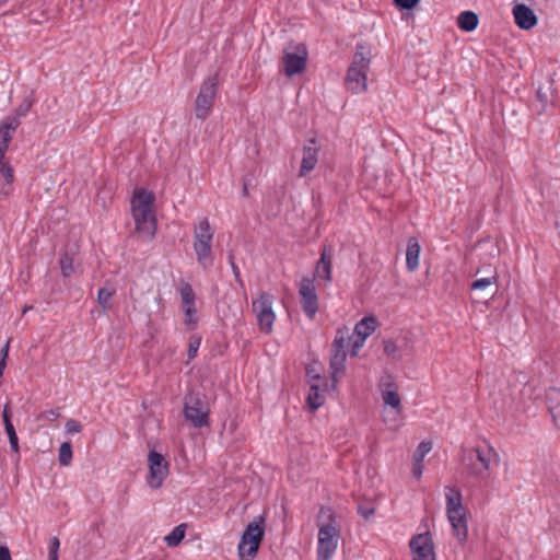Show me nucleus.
Returning <instances> with one entry per match:
<instances>
[{
	"instance_id": "f257e3e1",
	"label": "nucleus",
	"mask_w": 560,
	"mask_h": 560,
	"mask_svg": "<svg viewBox=\"0 0 560 560\" xmlns=\"http://www.w3.org/2000/svg\"><path fill=\"white\" fill-rule=\"evenodd\" d=\"M444 492L446 515L452 526L453 535L459 544H464L468 538V521L462 492L452 486H446Z\"/></svg>"
},
{
	"instance_id": "f03ea898",
	"label": "nucleus",
	"mask_w": 560,
	"mask_h": 560,
	"mask_svg": "<svg viewBox=\"0 0 560 560\" xmlns=\"http://www.w3.org/2000/svg\"><path fill=\"white\" fill-rule=\"evenodd\" d=\"M153 202V194L144 189L137 190L131 201L136 230L145 238H152L156 230V221L152 211Z\"/></svg>"
},
{
	"instance_id": "7ed1b4c3",
	"label": "nucleus",
	"mask_w": 560,
	"mask_h": 560,
	"mask_svg": "<svg viewBox=\"0 0 560 560\" xmlns=\"http://www.w3.org/2000/svg\"><path fill=\"white\" fill-rule=\"evenodd\" d=\"M498 460L499 455L492 446H477L465 459V471L469 477L483 480L488 476L491 464Z\"/></svg>"
},
{
	"instance_id": "20e7f679",
	"label": "nucleus",
	"mask_w": 560,
	"mask_h": 560,
	"mask_svg": "<svg viewBox=\"0 0 560 560\" xmlns=\"http://www.w3.org/2000/svg\"><path fill=\"white\" fill-rule=\"evenodd\" d=\"M368 55L365 47L358 44L345 80L347 89L352 92L359 93L366 89V70L370 62Z\"/></svg>"
},
{
	"instance_id": "39448f33",
	"label": "nucleus",
	"mask_w": 560,
	"mask_h": 560,
	"mask_svg": "<svg viewBox=\"0 0 560 560\" xmlns=\"http://www.w3.org/2000/svg\"><path fill=\"white\" fill-rule=\"evenodd\" d=\"M183 413L185 420L195 428L209 425L210 409L206 397L197 392H189L184 398Z\"/></svg>"
},
{
	"instance_id": "423d86ee",
	"label": "nucleus",
	"mask_w": 560,
	"mask_h": 560,
	"mask_svg": "<svg viewBox=\"0 0 560 560\" xmlns=\"http://www.w3.org/2000/svg\"><path fill=\"white\" fill-rule=\"evenodd\" d=\"M308 51L305 44L300 42L288 43L282 50L281 65L284 74L289 78L302 73L307 63Z\"/></svg>"
},
{
	"instance_id": "0eeeda50",
	"label": "nucleus",
	"mask_w": 560,
	"mask_h": 560,
	"mask_svg": "<svg viewBox=\"0 0 560 560\" xmlns=\"http://www.w3.org/2000/svg\"><path fill=\"white\" fill-rule=\"evenodd\" d=\"M194 249L196 252L197 260L207 269L212 266V240L213 231L210 228L208 219L201 220L195 228L194 232Z\"/></svg>"
},
{
	"instance_id": "6e6552de",
	"label": "nucleus",
	"mask_w": 560,
	"mask_h": 560,
	"mask_svg": "<svg viewBox=\"0 0 560 560\" xmlns=\"http://www.w3.org/2000/svg\"><path fill=\"white\" fill-rule=\"evenodd\" d=\"M264 517L259 516L258 521L250 522L238 544V555L242 560H252L258 552L259 545L264 538Z\"/></svg>"
},
{
	"instance_id": "1a4fd4ad",
	"label": "nucleus",
	"mask_w": 560,
	"mask_h": 560,
	"mask_svg": "<svg viewBox=\"0 0 560 560\" xmlns=\"http://www.w3.org/2000/svg\"><path fill=\"white\" fill-rule=\"evenodd\" d=\"M219 86L218 74L207 78L195 100L194 113L196 118L205 120L211 113Z\"/></svg>"
},
{
	"instance_id": "9d476101",
	"label": "nucleus",
	"mask_w": 560,
	"mask_h": 560,
	"mask_svg": "<svg viewBox=\"0 0 560 560\" xmlns=\"http://www.w3.org/2000/svg\"><path fill=\"white\" fill-rule=\"evenodd\" d=\"M340 532L330 518L327 524L319 525L317 541V560H331L339 540Z\"/></svg>"
},
{
	"instance_id": "9b49d317",
	"label": "nucleus",
	"mask_w": 560,
	"mask_h": 560,
	"mask_svg": "<svg viewBox=\"0 0 560 560\" xmlns=\"http://www.w3.org/2000/svg\"><path fill=\"white\" fill-rule=\"evenodd\" d=\"M405 420L406 416L397 387L395 384L387 382V433L397 432L405 425Z\"/></svg>"
},
{
	"instance_id": "f8f14e48",
	"label": "nucleus",
	"mask_w": 560,
	"mask_h": 560,
	"mask_svg": "<svg viewBox=\"0 0 560 560\" xmlns=\"http://www.w3.org/2000/svg\"><path fill=\"white\" fill-rule=\"evenodd\" d=\"M273 296L262 292L259 298L253 301V311L257 317L260 331L270 334L272 331L276 314L272 310Z\"/></svg>"
},
{
	"instance_id": "ddd939ff",
	"label": "nucleus",
	"mask_w": 560,
	"mask_h": 560,
	"mask_svg": "<svg viewBox=\"0 0 560 560\" xmlns=\"http://www.w3.org/2000/svg\"><path fill=\"white\" fill-rule=\"evenodd\" d=\"M299 296L304 314L310 319H313L318 311V298L312 279L305 277L301 280L299 284Z\"/></svg>"
},
{
	"instance_id": "4468645a",
	"label": "nucleus",
	"mask_w": 560,
	"mask_h": 560,
	"mask_svg": "<svg viewBox=\"0 0 560 560\" xmlns=\"http://www.w3.org/2000/svg\"><path fill=\"white\" fill-rule=\"evenodd\" d=\"M150 475L148 483L151 488H159L168 474V464L164 456L151 451L148 456Z\"/></svg>"
},
{
	"instance_id": "2eb2a0df",
	"label": "nucleus",
	"mask_w": 560,
	"mask_h": 560,
	"mask_svg": "<svg viewBox=\"0 0 560 560\" xmlns=\"http://www.w3.org/2000/svg\"><path fill=\"white\" fill-rule=\"evenodd\" d=\"M377 327V320L373 316H366L355 324L352 339V355H357L365 339L371 336Z\"/></svg>"
},
{
	"instance_id": "dca6fc26",
	"label": "nucleus",
	"mask_w": 560,
	"mask_h": 560,
	"mask_svg": "<svg viewBox=\"0 0 560 560\" xmlns=\"http://www.w3.org/2000/svg\"><path fill=\"white\" fill-rule=\"evenodd\" d=\"M409 546L412 551V560H435L433 541L428 533L412 537Z\"/></svg>"
},
{
	"instance_id": "f3484780",
	"label": "nucleus",
	"mask_w": 560,
	"mask_h": 560,
	"mask_svg": "<svg viewBox=\"0 0 560 560\" xmlns=\"http://www.w3.org/2000/svg\"><path fill=\"white\" fill-rule=\"evenodd\" d=\"M513 15L516 25L522 30H530L537 24V16L526 4H515L513 8Z\"/></svg>"
},
{
	"instance_id": "a211bd4d",
	"label": "nucleus",
	"mask_w": 560,
	"mask_h": 560,
	"mask_svg": "<svg viewBox=\"0 0 560 560\" xmlns=\"http://www.w3.org/2000/svg\"><path fill=\"white\" fill-rule=\"evenodd\" d=\"M431 450L432 443L430 441H422L413 452L411 475L415 479H421L423 474V459L431 452Z\"/></svg>"
},
{
	"instance_id": "6ab92c4d",
	"label": "nucleus",
	"mask_w": 560,
	"mask_h": 560,
	"mask_svg": "<svg viewBox=\"0 0 560 560\" xmlns=\"http://www.w3.org/2000/svg\"><path fill=\"white\" fill-rule=\"evenodd\" d=\"M318 161V149L313 145H305L303 148V156L301 161V166L299 171V176L304 177L310 172H312Z\"/></svg>"
},
{
	"instance_id": "aec40b11",
	"label": "nucleus",
	"mask_w": 560,
	"mask_h": 560,
	"mask_svg": "<svg viewBox=\"0 0 560 560\" xmlns=\"http://www.w3.org/2000/svg\"><path fill=\"white\" fill-rule=\"evenodd\" d=\"M546 404L558 428H560V389L551 387L546 392Z\"/></svg>"
},
{
	"instance_id": "412c9836",
	"label": "nucleus",
	"mask_w": 560,
	"mask_h": 560,
	"mask_svg": "<svg viewBox=\"0 0 560 560\" xmlns=\"http://www.w3.org/2000/svg\"><path fill=\"white\" fill-rule=\"evenodd\" d=\"M314 277L325 282L331 280V258L327 254L326 248L322 252L320 258L316 264Z\"/></svg>"
},
{
	"instance_id": "4be33fe9",
	"label": "nucleus",
	"mask_w": 560,
	"mask_h": 560,
	"mask_svg": "<svg viewBox=\"0 0 560 560\" xmlns=\"http://www.w3.org/2000/svg\"><path fill=\"white\" fill-rule=\"evenodd\" d=\"M420 245L416 238H409L406 249V266L409 271H415L419 267Z\"/></svg>"
},
{
	"instance_id": "5701e85b",
	"label": "nucleus",
	"mask_w": 560,
	"mask_h": 560,
	"mask_svg": "<svg viewBox=\"0 0 560 560\" xmlns=\"http://www.w3.org/2000/svg\"><path fill=\"white\" fill-rule=\"evenodd\" d=\"M347 347L352 349V339L348 328L345 327L337 330L336 337L331 345V351L346 352Z\"/></svg>"
},
{
	"instance_id": "b1692460",
	"label": "nucleus",
	"mask_w": 560,
	"mask_h": 560,
	"mask_svg": "<svg viewBox=\"0 0 560 560\" xmlns=\"http://www.w3.org/2000/svg\"><path fill=\"white\" fill-rule=\"evenodd\" d=\"M478 15L472 11H464L457 18V25L462 31L472 32L478 26Z\"/></svg>"
},
{
	"instance_id": "393cba45",
	"label": "nucleus",
	"mask_w": 560,
	"mask_h": 560,
	"mask_svg": "<svg viewBox=\"0 0 560 560\" xmlns=\"http://www.w3.org/2000/svg\"><path fill=\"white\" fill-rule=\"evenodd\" d=\"M346 358H347V352L331 351L329 365H330L331 377H332L334 383H337L338 374L342 373L345 371Z\"/></svg>"
},
{
	"instance_id": "a878e982",
	"label": "nucleus",
	"mask_w": 560,
	"mask_h": 560,
	"mask_svg": "<svg viewBox=\"0 0 560 560\" xmlns=\"http://www.w3.org/2000/svg\"><path fill=\"white\" fill-rule=\"evenodd\" d=\"M21 121L19 118H7L0 125V141L3 143H10L12 140V132L20 126Z\"/></svg>"
},
{
	"instance_id": "bb28decb",
	"label": "nucleus",
	"mask_w": 560,
	"mask_h": 560,
	"mask_svg": "<svg viewBox=\"0 0 560 560\" xmlns=\"http://www.w3.org/2000/svg\"><path fill=\"white\" fill-rule=\"evenodd\" d=\"M306 401L312 410H316L320 406H323V404L325 402V396L323 390L319 389L318 384H311Z\"/></svg>"
},
{
	"instance_id": "cd10ccee",
	"label": "nucleus",
	"mask_w": 560,
	"mask_h": 560,
	"mask_svg": "<svg viewBox=\"0 0 560 560\" xmlns=\"http://www.w3.org/2000/svg\"><path fill=\"white\" fill-rule=\"evenodd\" d=\"M387 357L401 358L408 349V341L406 338H397L396 340H387Z\"/></svg>"
},
{
	"instance_id": "c85d7f7f",
	"label": "nucleus",
	"mask_w": 560,
	"mask_h": 560,
	"mask_svg": "<svg viewBox=\"0 0 560 560\" xmlns=\"http://www.w3.org/2000/svg\"><path fill=\"white\" fill-rule=\"evenodd\" d=\"M186 533V525L180 524L173 528V530L164 537L168 547H176L184 539Z\"/></svg>"
},
{
	"instance_id": "c756f323",
	"label": "nucleus",
	"mask_w": 560,
	"mask_h": 560,
	"mask_svg": "<svg viewBox=\"0 0 560 560\" xmlns=\"http://www.w3.org/2000/svg\"><path fill=\"white\" fill-rule=\"evenodd\" d=\"M376 503L372 500H362L358 504V513L365 520L370 521L375 513Z\"/></svg>"
},
{
	"instance_id": "7c9ffc66",
	"label": "nucleus",
	"mask_w": 560,
	"mask_h": 560,
	"mask_svg": "<svg viewBox=\"0 0 560 560\" xmlns=\"http://www.w3.org/2000/svg\"><path fill=\"white\" fill-rule=\"evenodd\" d=\"M0 173L3 176L5 184L8 185V187H2L1 192L3 195H9L10 185L14 180L13 168L9 164L2 163V161H0Z\"/></svg>"
},
{
	"instance_id": "2f4dec72",
	"label": "nucleus",
	"mask_w": 560,
	"mask_h": 560,
	"mask_svg": "<svg viewBox=\"0 0 560 560\" xmlns=\"http://www.w3.org/2000/svg\"><path fill=\"white\" fill-rule=\"evenodd\" d=\"M72 459V446L70 442H63L59 447L58 460L61 466H68Z\"/></svg>"
},
{
	"instance_id": "473e14b6",
	"label": "nucleus",
	"mask_w": 560,
	"mask_h": 560,
	"mask_svg": "<svg viewBox=\"0 0 560 560\" xmlns=\"http://www.w3.org/2000/svg\"><path fill=\"white\" fill-rule=\"evenodd\" d=\"M179 294L182 302L185 305H194L195 303V292L191 285L188 282H183L179 288Z\"/></svg>"
},
{
	"instance_id": "72a5a7b5",
	"label": "nucleus",
	"mask_w": 560,
	"mask_h": 560,
	"mask_svg": "<svg viewBox=\"0 0 560 560\" xmlns=\"http://www.w3.org/2000/svg\"><path fill=\"white\" fill-rule=\"evenodd\" d=\"M60 268L63 277H70L73 271V256L68 252L60 257Z\"/></svg>"
},
{
	"instance_id": "f704fd0d",
	"label": "nucleus",
	"mask_w": 560,
	"mask_h": 560,
	"mask_svg": "<svg viewBox=\"0 0 560 560\" xmlns=\"http://www.w3.org/2000/svg\"><path fill=\"white\" fill-rule=\"evenodd\" d=\"M114 291L108 290L107 288H101L97 293V301L100 305L103 307V310H110L112 308V298H113Z\"/></svg>"
},
{
	"instance_id": "c9c22d12",
	"label": "nucleus",
	"mask_w": 560,
	"mask_h": 560,
	"mask_svg": "<svg viewBox=\"0 0 560 560\" xmlns=\"http://www.w3.org/2000/svg\"><path fill=\"white\" fill-rule=\"evenodd\" d=\"M5 432H7L8 438H9V443H10L11 451L18 454L19 451H20L19 439H18L15 429H14V427H13L11 421H7Z\"/></svg>"
},
{
	"instance_id": "e433bc0d",
	"label": "nucleus",
	"mask_w": 560,
	"mask_h": 560,
	"mask_svg": "<svg viewBox=\"0 0 560 560\" xmlns=\"http://www.w3.org/2000/svg\"><path fill=\"white\" fill-rule=\"evenodd\" d=\"M419 2L420 0H393V4L400 12H410Z\"/></svg>"
},
{
	"instance_id": "4c0bfd02",
	"label": "nucleus",
	"mask_w": 560,
	"mask_h": 560,
	"mask_svg": "<svg viewBox=\"0 0 560 560\" xmlns=\"http://www.w3.org/2000/svg\"><path fill=\"white\" fill-rule=\"evenodd\" d=\"M494 280H495V273L491 277H486V278H481V279L474 281L470 284V289L471 290H483V289L490 287L494 282Z\"/></svg>"
},
{
	"instance_id": "58836bf2",
	"label": "nucleus",
	"mask_w": 560,
	"mask_h": 560,
	"mask_svg": "<svg viewBox=\"0 0 560 560\" xmlns=\"http://www.w3.org/2000/svg\"><path fill=\"white\" fill-rule=\"evenodd\" d=\"M60 548V540L54 536L49 540L48 560H58V552Z\"/></svg>"
},
{
	"instance_id": "ea45409f",
	"label": "nucleus",
	"mask_w": 560,
	"mask_h": 560,
	"mask_svg": "<svg viewBox=\"0 0 560 560\" xmlns=\"http://www.w3.org/2000/svg\"><path fill=\"white\" fill-rule=\"evenodd\" d=\"M200 343H201V339L199 337L194 336L189 339L188 351H187L189 360H192L196 358L198 349L200 347Z\"/></svg>"
},
{
	"instance_id": "a19ab883",
	"label": "nucleus",
	"mask_w": 560,
	"mask_h": 560,
	"mask_svg": "<svg viewBox=\"0 0 560 560\" xmlns=\"http://www.w3.org/2000/svg\"><path fill=\"white\" fill-rule=\"evenodd\" d=\"M65 429L68 434H75L82 430V425L77 420L70 419L66 422Z\"/></svg>"
},
{
	"instance_id": "79ce46f5",
	"label": "nucleus",
	"mask_w": 560,
	"mask_h": 560,
	"mask_svg": "<svg viewBox=\"0 0 560 560\" xmlns=\"http://www.w3.org/2000/svg\"><path fill=\"white\" fill-rule=\"evenodd\" d=\"M536 97L541 103V109H546V107L550 104L549 95L542 88H538L536 91Z\"/></svg>"
},
{
	"instance_id": "37998d69",
	"label": "nucleus",
	"mask_w": 560,
	"mask_h": 560,
	"mask_svg": "<svg viewBox=\"0 0 560 560\" xmlns=\"http://www.w3.org/2000/svg\"><path fill=\"white\" fill-rule=\"evenodd\" d=\"M31 107H32V102H31V101H28V100H24V101L19 105V107L16 108V115H18V117H16V118H19V119H20V117H24V116H26V114L30 112Z\"/></svg>"
},
{
	"instance_id": "c03bdc74",
	"label": "nucleus",
	"mask_w": 560,
	"mask_h": 560,
	"mask_svg": "<svg viewBox=\"0 0 560 560\" xmlns=\"http://www.w3.org/2000/svg\"><path fill=\"white\" fill-rule=\"evenodd\" d=\"M60 413L58 410L50 409L43 413V418L47 421H55L59 418Z\"/></svg>"
},
{
	"instance_id": "a18cd8bd",
	"label": "nucleus",
	"mask_w": 560,
	"mask_h": 560,
	"mask_svg": "<svg viewBox=\"0 0 560 560\" xmlns=\"http://www.w3.org/2000/svg\"><path fill=\"white\" fill-rule=\"evenodd\" d=\"M0 560H11V553L7 546H0Z\"/></svg>"
},
{
	"instance_id": "49530a36",
	"label": "nucleus",
	"mask_w": 560,
	"mask_h": 560,
	"mask_svg": "<svg viewBox=\"0 0 560 560\" xmlns=\"http://www.w3.org/2000/svg\"><path fill=\"white\" fill-rule=\"evenodd\" d=\"M230 264H231V267H232L233 273H234V276H235V279H236L237 281H240V280H241L240 269H238V267L235 265V262L233 261V257H232V256H230Z\"/></svg>"
},
{
	"instance_id": "de8ad7c7",
	"label": "nucleus",
	"mask_w": 560,
	"mask_h": 560,
	"mask_svg": "<svg viewBox=\"0 0 560 560\" xmlns=\"http://www.w3.org/2000/svg\"><path fill=\"white\" fill-rule=\"evenodd\" d=\"M187 306L188 307L185 310V314L188 316L187 322L191 323L192 322L191 316L196 313V310H195L194 305H187Z\"/></svg>"
},
{
	"instance_id": "09e8293b",
	"label": "nucleus",
	"mask_w": 560,
	"mask_h": 560,
	"mask_svg": "<svg viewBox=\"0 0 560 560\" xmlns=\"http://www.w3.org/2000/svg\"><path fill=\"white\" fill-rule=\"evenodd\" d=\"M9 354V342L5 343V346L0 351V359H3L7 362Z\"/></svg>"
},
{
	"instance_id": "8fccbe9b",
	"label": "nucleus",
	"mask_w": 560,
	"mask_h": 560,
	"mask_svg": "<svg viewBox=\"0 0 560 560\" xmlns=\"http://www.w3.org/2000/svg\"><path fill=\"white\" fill-rule=\"evenodd\" d=\"M8 147H9V143H3L2 141H0V161L3 160L5 152L8 150Z\"/></svg>"
},
{
	"instance_id": "3c124183",
	"label": "nucleus",
	"mask_w": 560,
	"mask_h": 560,
	"mask_svg": "<svg viewBox=\"0 0 560 560\" xmlns=\"http://www.w3.org/2000/svg\"><path fill=\"white\" fill-rule=\"evenodd\" d=\"M7 421H11L10 419V413L7 409V407L4 408L3 410V423H4V428H7Z\"/></svg>"
},
{
	"instance_id": "603ef678",
	"label": "nucleus",
	"mask_w": 560,
	"mask_h": 560,
	"mask_svg": "<svg viewBox=\"0 0 560 560\" xmlns=\"http://www.w3.org/2000/svg\"><path fill=\"white\" fill-rule=\"evenodd\" d=\"M5 366L7 362L3 359H0V377L3 375Z\"/></svg>"
},
{
	"instance_id": "864d4df0",
	"label": "nucleus",
	"mask_w": 560,
	"mask_h": 560,
	"mask_svg": "<svg viewBox=\"0 0 560 560\" xmlns=\"http://www.w3.org/2000/svg\"><path fill=\"white\" fill-rule=\"evenodd\" d=\"M247 195H248L247 184L244 183L243 184V196H247Z\"/></svg>"
},
{
	"instance_id": "5fc2aeb1",
	"label": "nucleus",
	"mask_w": 560,
	"mask_h": 560,
	"mask_svg": "<svg viewBox=\"0 0 560 560\" xmlns=\"http://www.w3.org/2000/svg\"><path fill=\"white\" fill-rule=\"evenodd\" d=\"M380 392H381V396H382V398L385 400V389H383V388L380 386Z\"/></svg>"
},
{
	"instance_id": "6e6d98bb",
	"label": "nucleus",
	"mask_w": 560,
	"mask_h": 560,
	"mask_svg": "<svg viewBox=\"0 0 560 560\" xmlns=\"http://www.w3.org/2000/svg\"><path fill=\"white\" fill-rule=\"evenodd\" d=\"M8 0H0V5L5 4Z\"/></svg>"
}]
</instances>
